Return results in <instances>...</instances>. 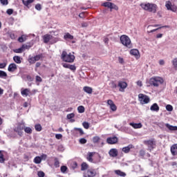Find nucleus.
Masks as SVG:
<instances>
[{
    "instance_id": "nucleus-46",
    "label": "nucleus",
    "mask_w": 177,
    "mask_h": 177,
    "mask_svg": "<svg viewBox=\"0 0 177 177\" xmlns=\"http://www.w3.org/2000/svg\"><path fill=\"white\" fill-rule=\"evenodd\" d=\"M42 57H43L42 54H39L35 56V59L36 60V62H38V60L42 59Z\"/></svg>"
},
{
    "instance_id": "nucleus-41",
    "label": "nucleus",
    "mask_w": 177,
    "mask_h": 177,
    "mask_svg": "<svg viewBox=\"0 0 177 177\" xmlns=\"http://www.w3.org/2000/svg\"><path fill=\"white\" fill-rule=\"evenodd\" d=\"M8 77V74L3 71H0V78H3Z\"/></svg>"
},
{
    "instance_id": "nucleus-39",
    "label": "nucleus",
    "mask_w": 177,
    "mask_h": 177,
    "mask_svg": "<svg viewBox=\"0 0 177 177\" xmlns=\"http://www.w3.org/2000/svg\"><path fill=\"white\" fill-rule=\"evenodd\" d=\"M88 168V164L86 162L82 163L81 171H85Z\"/></svg>"
},
{
    "instance_id": "nucleus-57",
    "label": "nucleus",
    "mask_w": 177,
    "mask_h": 177,
    "mask_svg": "<svg viewBox=\"0 0 177 177\" xmlns=\"http://www.w3.org/2000/svg\"><path fill=\"white\" fill-rule=\"evenodd\" d=\"M35 9L37 10H41L42 9V6H41V4L38 3V4H36L35 6Z\"/></svg>"
},
{
    "instance_id": "nucleus-36",
    "label": "nucleus",
    "mask_w": 177,
    "mask_h": 177,
    "mask_svg": "<svg viewBox=\"0 0 177 177\" xmlns=\"http://www.w3.org/2000/svg\"><path fill=\"white\" fill-rule=\"evenodd\" d=\"M24 129L26 133H29V135H30V133H32V129L30 127H24Z\"/></svg>"
},
{
    "instance_id": "nucleus-22",
    "label": "nucleus",
    "mask_w": 177,
    "mask_h": 177,
    "mask_svg": "<svg viewBox=\"0 0 177 177\" xmlns=\"http://www.w3.org/2000/svg\"><path fill=\"white\" fill-rule=\"evenodd\" d=\"M131 149H133V145H129L127 147H124L122 149V151L123 153H128L129 151H131Z\"/></svg>"
},
{
    "instance_id": "nucleus-23",
    "label": "nucleus",
    "mask_w": 177,
    "mask_h": 177,
    "mask_svg": "<svg viewBox=\"0 0 177 177\" xmlns=\"http://www.w3.org/2000/svg\"><path fill=\"white\" fill-rule=\"evenodd\" d=\"M171 153L172 156H177V144H174L171 147Z\"/></svg>"
},
{
    "instance_id": "nucleus-27",
    "label": "nucleus",
    "mask_w": 177,
    "mask_h": 177,
    "mask_svg": "<svg viewBox=\"0 0 177 177\" xmlns=\"http://www.w3.org/2000/svg\"><path fill=\"white\" fill-rule=\"evenodd\" d=\"M115 174L118 175V176L125 177L127 176V174L121 170H115Z\"/></svg>"
},
{
    "instance_id": "nucleus-21",
    "label": "nucleus",
    "mask_w": 177,
    "mask_h": 177,
    "mask_svg": "<svg viewBox=\"0 0 177 177\" xmlns=\"http://www.w3.org/2000/svg\"><path fill=\"white\" fill-rule=\"evenodd\" d=\"M83 91L88 95H92V92H93V89L92 88V87H89L88 86H85L84 87H83Z\"/></svg>"
},
{
    "instance_id": "nucleus-54",
    "label": "nucleus",
    "mask_w": 177,
    "mask_h": 177,
    "mask_svg": "<svg viewBox=\"0 0 177 177\" xmlns=\"http://www.w3.org/2000/svg\"><path fill=\"white\" fill-rule=\"evenodd\" d=\"M37 176L39 177H45V173L44 171H38Z\"/></svg>"
},
{
    "instance_id": "nucleus-40",
    "label": "nucleus",
    "mask_w": 177,
    "mask_h": 177,
    "mask_svg": "<svg viewBox=\"0 0 177 177\" xmlns=\"http://www.w3.org/2000/svg\"><path fill=\"white\" fill-rule=\"evenodd\" d=\"M161 28H169V26H161V27H159L156 29H153V30H150L149 32H155V31H157V30H160Z\"/></svg>"
},
{
    "instance_id": "nucleus-15",
    "label": "nucleus",
    "mask_w": 177,
    "mask_h": 177,
    "mask_svg": "<svg viewBox=\"0 0 177 177\" xmlns=\"http://www.w3.org/2000/svg\"><path fill=\"white\" fill-rule=\"evenodd\" d=\"M16 70H17V65H16V64L12 63L8 66V71L10 73H14Z\"/></svg>"
},
{
    "instance_id": "nucleus-3",
    "label": "nucleus",
    "mask_w": 177,
    "mask_h": 177,
    "mask_svg": "<svg viewBox=\"0 0 177 177\" xmlns=\"http://www.w3.org/2000/svg\"><path fill=\"white\" fill-rule=\"evenodd\" d=\"M149 84L152 86H160V85H162V84H164V79L160 77H151L149 80Z\"/></svg>"
},
{
    "instance_id": "nucleus-38",
    "label": "nucleus",
    "mask_w": 177,
    "mask_h": 177,
    "mask_svg": "<svg viewBox=\"0 0 177 177\" xmlns=\"http://www.w3.org/2000/svg\"><path fill=\"white\" fill-rule=\"evenodd\" d=\"M54 165L55 168H59L60 167V162H59V159H57V158H55Z\"/></svg>"
},
{
    "instance_id": "nucleus-31",
    "label": "nucleus",
    "mask_w": 177,
    "mask_h": 177,
    "mask_svg": "<svg viewBox=\"0 0 177 177\" xmlns=\"http://www.w3.org/2000/svg\"><path fill=\"white\" fill-rule=\"evenodd\" d=\"M109 9L111 10H111H113V9H114L115 10H118V6H117V5H115L113 3H111Z\"/></svg>"
},
{
    "instance_id": "nucleus-16",
    "label": "nucleus",
    "mask_w": 177,
    "mask_h": 177,
    "mask_svg": "<svg viewBox=\"0 0 177 177\" xmlns=\"http://www.w3.org/2000/svg\"><path fill=\"white\" fill-rule=\"evenodd\" d=\"M130 54L132 55V56H135V57H136V59H139V57H140V54L139 53V50H138V49L131 50Z\"/></svg>"
},
{
    "instance_id": "nucleus-12",
    "label": "nucleus",
    "mask_w": 177,
    "mask_h": 177,
    "mask_svg": "<svg viewBox=\"0 0 177 177\" xmlns=\"http://www.w3.org/2000/svg\"><path fill=\"white\" fill-rule=\"evenodd\" d=\"M107 104L109 106L112 111H117V106L115 105V104H114V102H113L111 100H107Z\"/></svg>"
},
{
    "instance_id": "nucleus-45",
    "label": "nucleus",
    "mask_w": 177,
    "mask_h": 177,
    "mask_svg": "<svg viewBox=\"0 0 177 177\" xmlns=\"http://www.w3.org/2000/svg\"><path fill=\"white\" fill-rule=\"evenodd\" d=\"M111 5V2H104L102 4V6H104V8H108L109 9H110Z\"/></svg>"
},
{
    "instance_id": "nucleus-18",
    "label": "nucleus",
    "mask_w": 177,
    "mask_h": 177,
    "mask_svg": "<svg viewBox=\"0 0 177 177\" xmlns=\"http://www.w3.org/2000/svg\"><path fill=\"white\" fill-rule=\"evenodd\" d=\"M109 154L111 157H117L118 156V151L116 149H111Z\"/></svg>"
},
{
    "instance_id": "nucleus-44",
    "label": "nucleus",
    "mask_w": 177,
    "mask_h": 177,
    "mask_svg": "<svg viewBox=\"0 0 177 177\" xmlns=\"http://www.w3.org/2000/svg\"><path fill=\"white\" fill-rule=\"evenodd\" d=\"M0 3L3 6H6V5H8L9 1L8 0H0Z\"/></svg>"
},
{
    "instance_id": "nucleus-17",
    "label": "nucleus",
    "mask_w": 177,
    "mask_h": 177,
    "mask_svg": "<svg viewBox=\"0 0 177 177\" xmlns=\"http://www.w3.org/2000/svg\"><path fill=\"white\" fill-rule=\"evenodd\" d=\"M129 125L131 127H133L134 129H140L142 127H143V124L142 123H133V122H130Z\"/></svg>"
},
{
    "instance_id": "nucleus-52",
    "label": "nucleus",
    "mask_w": 177,
    "mask_h": 177,
    "mask_svg": "<svg viewBox=\"0 0 177 177\" xmlns=\"http://www.w3.org/2000/svg\"><path fill=\"white\" fill-rule=\"evenodd\" d=\"M35 80L36 82H42V77L39 75L36 76Z\"/></svg>"
},
{
    "instance_id": "nucleus-24",
    "label": "nucleus",
    "mask_w": 177,
    "mask_h": 177,
    "mask_svg": "<svg viewBox=\"0 0 177 177\" xmlns=\"http://www.w3.org/2000/svg\"><path fill=\"white\" fill-rule=\"evenodd\" d=\"M151 111H160V106H158V104L157 103H154L151 107H150Z\"/></svg>"
},
{
    "instance_id": "nucleus-63",
    "label": "nucleus",
    "mask_w": 177,
    "mask_h": 177,
    "mask_svg": "<svg viewBox=\"0 0 177 177\" xmlns=\"http://www.w3.org/2000/svg\"><path fill=\"white\" fill-rule=\"evenodd\" d=\"M6 67V63H0V68H5Z\"/></svg>"
},
{
    "instance_id": "nucleus-33",
    "label": "nucleus",
    "mask_w": 177,
    "mask_h": 177,
    "mask_svg": "<svg viewBox=\"0 0 177 177\" xmlns=\"http://www.w3.org/2000/svg\"><path fill=\"white\" fill-rule=\"evenodd\" d=\"M77 111L80 113H85V107L84 106H79L77 107Z\"/></svg>"
},
{
    "instance_id": "nucleus-49",
    "label": "nucleus",
    "mask_w": 177,
    "mask_h": 177,
    "mask_svg": "<svg viewBox=\"0 0 177 177\" xmlns=\"http://www.w3.org/2000/svg\"><path fill=\"white\" fill-rule=\"evenodd\" d=\"M100 140V138L99 136H95L93 138V143H97Z\"/></svg>"
},
{
    "instance_id": "nucleus-58",
    "label": "nucleus",
    "mask_w": 177,
    "mask_h": 177,
    "mask_svg": "<svg viewBox=\"0 0 177 177\" xmlns=\"http://www.w3.org/2000/svg\"><path fill=\"white\" fill-rule=\"evenodd\" d=\"M6 13L7 15H9V16H10V15H13V9H8Z\"/></svg>"
},
{
    "instance_id": "nucleus-59",
    "label": "nucleus",
    "mask_w": 177,
    "mask_h": 177,
    "mask_svg": "<svg viewBox=\"0 0 177 177\" xmlns=\"http://www.w3.org/2000/svg\"><path fill=\"white\" fill-rule=\"evenodd\" d=\"M145 154H146V152L145 151V150L141 149L140 151V157H145Z\"/></svg>"
},
{
    "instance_id": "nucleus-6",
    "label": "nucleus",
    "mask_w": 177,
    "mask_h": 177,
    "mask_svg": "<svg viewBox=\"0 0 177 177\" xmlns=\"http://www.w3.org/2000/svg\"><path fill=\"white\" fill-rule=\"evenodd\" d=\"M165 6L167 10H171V12H176L177 6L175 5H172L170 1L166 2Z\"/></svg>"
},
{
    "instance_id": "nucleus-13",
    "label": "nucleus",
    "mask_w": 177,
    "mask_h": 177,
    "mask_svg": "<svg viewBox=\"0 0 177 177\" xmlns=\"http://www.w3.org/2000/svg\"><path fill=\"white\" fill-rule=\"evenodd\" d=\"M43 41L44 44H49L50 42V39L53 38V36L49 34L44 35L43 37Z\"/></svg>"
},
{
    "instance_id": "nucleus-35",
    "label": "nucleus",
    "mask_w": 177,
    "mask_h": 177,
    "mask_svg": "<svg viewBox=\"0 0 177 177\" xmlns=\"http://www.w3.org/2000/svg\"><path fill=\"white\" fill-rule=\"evenodd\" d=\"M42 160H41V158L39 156H36L35 158H34V162L35 164H41V162Z\"/></svg>"
},
{
    "instance_id": "nucleus-5",
    "label": "nucleus",
    "mask_w": 177,
    "mask_h": 177,
    "mask_svg": "<svg viewBox=\"0 0 177 177\" xmlns=\"http://www.w3.org/2000/svg\"><path fill=\"white\" fill-rule=\"evenodd\" d=\"M138 100L141 104H147V103L150 102V97L145 94L140 93L138 95Z\"/></svg>"
},
{
    "instance_id": "nucleus-20",
    "label": "nucleus",
    "mask_w": 177,
    "mask_h": 177,
    "mask_svg": "<svg viewBox=\"0 0 177 177\" xmlns=\"http://www.w3.org/2000/svg\"><path fill=\"white\" fill-rule=\"evenodd\" d=\"M22 2L26 8L30 9L31 8V3L34 2V0H22Z\"/></svg>"
},
{
    "instance_id": "nucleus-26",
    "label": "nucleus",
    "mask_w": 177,
    "mask_h": 177,
    "mask_svg": "<svg viewBox=\"0 0 177 177\" xmlns=\"http://www.w3.org/2000/svg\"><path fill=\"white\" fill-rule=\"evenodd\" d=\"M64 39H65L66 41H68V39H74V36L71 35V34L68 32H66L64 35Z\"/></svg>"
},
{
    "instance_id": "nucleus-53",
    "label": "nucleus",
    "mask_w": 177,
    "mask_h": 177,
    "mask_svg": "<svg viewBox=\"0 0 177 177\" xmlns=\"http://www.w3.org/2000/svg\"><path fill=\"white\" fill-rule=\"evenodd\" d=\"M110 85H111V88H113V89H115V88H117V84H115V82H114V81H112L110 83Z\"/></svg>"
},
{
    "instance_id": "nucleus-9",
    "label": "nucleus",
    "mask_w": 177,
    "mask_h": 177,
    "mask_svg": "<svg viewBox=\"0 0 177 177\" xmlns=\"http://www.w3.org/2000/svg\"><path fill=\"white\" fill-rule=\"evenodd\" d=\"M118 86L120 88V92H125V89H127V86H128V84L125 82L119 81L118 84Z\"/></svg>"
},
{
    "instance_id": "nucleus-11",
    "label": "nucleus",
    "mask_w": 177,
    "mask_h": 177,
    "mask_svg": "<svg viewBox=\"0 0 177 177\" xmlns=\"http://www.w3.org/2000/svg\"><path fill=\"white\" fill-rule=\"evenodd\" d=\"M106 142L109 145H115V143L118 142V138L116 136L108 138Z\"/></svg>"
},
{
    "instance_id": "nucleus-34",
    "label": "nucleus",
    "mask_w": 177,
    "mask_h": 177,
    "mask_svg": "<svg viewBox=\"0 0 177 177\" xmlns=\"http://www.w3.org/2000/svg\"><path fill=\"white\" fill-rule=\"evenodd\" d=\"M35 129L37 132H41V131H42V126H41V124H37L35 125Z\"/></svg>"
},
{
    "instance_id": "nucleus-29",
    "label": "nucleus",
    "mask_w": 177,
    "mask_h": 177,
    "mask_svg": "<svg viewBox=\"0 0 177 177\" xmlns=\"http://www.w3.org/2000/svg\"><path fill=\"white\" fill-rule=\"evenodd\" d=\"M166 128H168L169 131H177V127L176 126H172L168 123L165 124Z\"/></svg>"
},
{
    "instance_id": "nucleus-48",
    "label": "nucleus",
    "mask_w": 177,
    "mask_h": 177,
    "mask_svg": "<svg viewBox=\"0 0 177 177\" xmlns=\"http://www.w3.org/2000/svg\"><path fill=\"white\" fill-rule=\"evenodd\" d=\"M74 131H76L80 133V135H84V131L81 128H75Z\"/></svg>"
},
{
    "instance_id": "nucleus-37",
    "label": "nucleus",
    "mask_w": 177,
    "mask_h": 177,
    "mask_svg": "<svg viewBox=\"0 0 177 177\" xmlns=\"http://www.w3.org/2000/svg\"><path fill=\"white\" fill-rule=\"evenodd\" d=\"M92 157H93V152H89L88 156L87 157V160L90 161V162H92V161H93Z\"/></svg>"
},
{
    "instance_id": "nucleus-64",
    "label": "nucleus",
    "mask_w": 177,
    "mask_h": 177,
    "mask_svg": "<svg viewBox=\"0 0 177 177\" xmlns=\"http://www.w3.org/2000/svg\"><path fill=\"white\" fill-rule=\"evenodd\" d=\"M55 138L56 139H62V138H63V136L62 134H56Z\"/></svg>"
},
{
    "instance_id": "nucleus-14",
    "label": "nucleus",
    "mask_w": 177,
    "mask_h": 177,
    "mask_svg": "<svg viewBox=\"0 0 177 177\" xmlns=\"http://www.w3.org/2000/svg\"><path fill=\"white\" fill-rule=\"evenodd\" d=\"M62 66L64 68H69V70H71V71H75L77 70L75 65L64 63L62 64Z\"/></svg>"
},
{
    "instance_id": "nucleus-28",
    "label": "nucleus",
    "mask_w": 177,
    "mask_h": 177,
    "mask_svg": "<svg viewBox=\"0 0 177 177\" xmlns=\"http://www.w3.org/2000/svg\"><path fill=\"white\" fill-rule=\"evenodd\" d=\"M13 60H14L15 63H17V64H21V57H20V56H18V55L14 56Z\"/></svg>"
},
{
    "instance_id": "nucleus-30",
    "label": "nucleus",
    "mask_w": 177,
    "mask_h": 177,
    "mask_svg": "<svg viewBox=\"0 0 177 177\" xmlns=\"http://www.w3.org/2000/svg\"><path fill=\"white\" fill-rule=\"evenodd\" d=\"M172 65H173V68H174V70H177V58H174L172 61H171Z\"/></svg>"
},
{
    "instance_id": "nucleus-61",
    "label": "nucleus",
    "mask_w": 177,
    "mask_h": 177,
    "mask_svg": "<svg viewBox=\"0 0 177 177\" xmlns=\"http://www.w3.org/2000/svg\"><path fill=\"white\" fill-rule=\"evenodd\" d=\"M18 41H19V42H24V41H26V39H24V37H19V38H18Z\"/></svg>"
},
{
    "instance_id": "nucleus-55",
    "label": "nucleus",
    "mask_w": 177,
    "mask_h": 177,
    "mask_svg": "<svg viewBox=\"0 0 177 177\" xmlns=\"http://www.w3.org/2000/svg\"><path fill=\"white\" fill-rule=\"evenodd\" d=\"M80 143L81 145H85V143H86V139H85V138H80Z\"/></svg>"
},
{
    "instance_id": "nucleus-25",
    "label": "nucleus",
    "mask_w": 177,
    "mask_h": 177,
    "mask_svg": "<svg viewBox=\"0 0 177 177\" xmlns=\"http://www.w3.org/2000/svg\"><path fill=\"white\" fill-rule=\"evenodd\" d=\"M21 93L22 96L27 97L29 95H31V91H30V88H25L21 91Z\"/></svg>"
},
{
    "instance_id": "nucleus-43",
    "label": "nucleus",
    "mask_w": 177,
    "mask_h": 177,
    "mask_svg": "<svg viewBox=\"0 0 177 177\" xmlns=\"http://www.w3.org/2000/svg\"><path fill=\"white\" fill-rule=\"evenodd\" d=\"M82 125L85 129H89V122H84L82 123Z\"/></svg>"
},
{
    "instance_id": "nucleus-47",
    "label": "nucleus",
    "mask_w": 177,
    "mask_h": 177,
    "mask_svg": "<svg viewBox=\"0 0 177 177\" xmlns=\"http://www.w3.org/2000/svg\"><path fill=\"white\" fill-rule=\"evenodd\" d=\"M166 110L167 111H172V110H174V107L172 106V105H170V104H167L166 106Z\"/></svg>"
},
{
    "instance_id": "nucleus-32",
    "label": "nucleus",
    "mask_w": 177,
    "mask_h": 177,
    "mask_svg": "<svg viewBox=\"0 0 177 177\" xmlns=\"http://www.w3.org/2000/svg\"><path fill=\"white\" fill-rule=\"evenodd\" d=\"M59 38L57 37H53L50 40V45H53V44H56V42H58Z\"/></svg>"
},
{
    "instance_id": "nucleus-19",
    "label": "nucleus",
    "mask_w": 177,
    "mask_h": 177,
    "mask_svg": "<svg viewBox=\"0 0 177 177\" xmlns=\"http://www.w3.org/2000/svg\"><path fill=\"white\" fill-rule=\"evenodd\" d=\"M26 48H27V45H22L19 48L14 49L13 52L15 53H23V51Z\"/></svg>"
},
{
    "instance_id": "nucleus-51",
    "label": "nucleus",
    "mask_w": 177,
    "mask_h": 177,
    "mask_svg": "<svg viewBox=\"0 0 177 177\" xmlns=\"http://www.w3.org/2000/svg\"><path fill=\"white\" fill-rule=\"evenodd\" d=\"M66 171H67V166L61 167V172H62V174L66 173Z\"/></svg>"
},
{
    "instance_id": "nucleus-42",
    "label": "nucleus",
    "mask_w": 177,
    "mask_h": 177,
    "mask_svg": "<svg viewBox=\"0 0 177 177\" xmlns=\"http://www.w3.org/2000/svg\"><path fill=\"white\" fill-rule=\"evenodd\" d=\"M35 62H37V61L35 60V57H32L28 59V62L30 64H34L35 63Z\"/></svg>"
},
{
    "instance_id": "nucleus-10",
    "label": "nucleus",
    "mask_w": 177,
    "mask_h": 177,
    "mask_svg": "<svg viewBox=\"0 0 177 177\" xmlns=\"http://www.w3.org/2000/svg\"><path fill=\"white\" fill-rule=\"evenodd\" d=\"M84 177H95L96 176V171L93 169H88L84 174Z\"/></svg>"
},
{
    "instance_id": "nucleus-60",
    "label": "nucleus",
    "mask_w": 177,
    "mask_h": 177,
    "mask_svg": "<svg viewBox=\"0 0 177 177\" xmlns=\"http://www.w3.org/2000/svg\"><path fill=\"white\" fill-rule=\"evenodd\" d=\"M74 113H69L67 115L68 120H71V118H74Z\"/></svg>"
},
{
    "instance_id": "nucleus-1",
    "label": "nucleus",
    "mask_w": 177,
    "mask_h": 177,
    "mask_svg": "<svg viewBox=\"0 0 177 177\" xmlns=\"http://www.w3.org/2000/svg\"><path fill=\"white\" fill-rule=\"evenodd\" d=\"M61 59L66 63H74V60H75V56L71 54V53L68 54L67 51L64 50L61 55Z\"/></svg>"
},
{
    "instance_id": "nucleus-8",
    "label": "nucleus",
    "mask_w": 177,
    "mask_h": 177,
    "mask_svg": "<svg viewBox=\"0 0 177 177\" xmlns=\"http://www.w3.org/2000/svg\"><path fill=\"white\" fill-rule=\"evenodd\" d=\"M144 144L148 146V149L149 150V151H151V150L154 149V139L145 140Z\"/></svg>"
},
{
    "instance_id": "nucleus-50",
    "label": "nucleus",
    "mask_w": 177,
    "mask_h": 177,
    "mask_svg": "<svg viewBox=\"0 0 177 177\" xmlns=\"http://www.w3.org/2000/svg\"><path fill=\"white\" fill-rule=\"evenodd\" d=\"M0 162H5V158H3V154L2 151H0Z\"/></svg>"
},
{
    "instance_id": "nucleus-4",
    "label": "nucleus",
    "mask_w": 177,
    "mask_h": 177,
    "mask_svg": "<svg viewBox=\"0 0 177 177\" xmlns=\"http://www.w3.org/2000/svg\"><path fill=\"white\" fill-rule=\"evenodd\" d=\"M120 42L124 46H127V48H132V44H131V39L129 37L123 35L120 37Z\"/></svg>"
},
{
    "instance_id": "nucleus-56",
    "label": "nucleus",
    "mask_w": 177,
    "mask_h": 177,
    "mask_svg": "<svg viewBox=\"0 0 177 177\" xmlns=\"http://www.w3.org/2000/svg\"><path fill=\"white\" fill-rule=\"evenodd\" d=\"M26 79L28 81H29V82H32V81H34V79L32 77H31V75H27Z\"/></svg>"
},
{
    "instance_id": "nucleus-2",
    "label": "nucleus",
    "mask_w": 177,
    "mask_h": 177,
    "mask_svg": "<svg viewBox=\"0 0 177 177\" xmlns=\"http://www.w3.org/2000/svg\"><path fill=\"white\" fill-rule=\"evenodd\" d=\"M140 6H141L142 9L144 10H147V12H151L152 13H156L157 12V5L155 3H142Z\"/></svg>"
},
{
    "instance_id": "nucleus-62",
    "label": "nucleus",
    "mask_w": 177,
    "mask_h": 177,
    "mask_svg": "<svg viewBox=\"0 0 177 177\" xmlns=\"http://www.w3.org/2000/svg\"><path fill=\"white\" fill-rule=\"evenodd\" d=\"M39 157L41 158V160L42 161V160H46V158L48 157V156H46V154H43Z\"/></svg>"
},
{
    "instance_id": "nucleus-7",
    "label": "nucleus",
    "mask_w": 177,
    "mask_h": 177,
    "mask_svg": "<svg viewBox=\"0 0 177 177\" xmlns=\"http://www.w3.org/2000/svg\"><path fill=\"white\" fill-rule=\"evenodd\" d=\"M24 129V124H19L14 129V131L18 133L19 136H23V130Z\"/></svg>"
}]
</instances>
